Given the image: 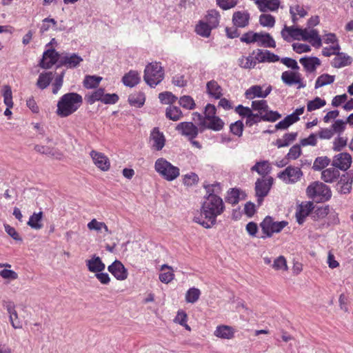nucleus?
Listing matches in <instances>:
<instances>
[{
	"label": "nucleus",
	"mask_w": 353,
	"mask_h": 353,
	"mask_svg": "<svg viewBox=\"0 0 353 353\" xmlns=\"http://www.w3.org/2000/svg\"><path fill=\"white\" fill-rule=\"evenodd\" d=\"M143 79L151 88L154 86V65L152 63L146 65Z\"/></svg>",
	"instance_id": "43"
},
{
	"label": "nucleus",
	"mask_w": 353,
	"mask_h": 353,
	"mask_svg": "<svg viewBox=\"0 0 353 353\" xmlns=\"http://www.w3.org/2000/svg\"><path fill=\"white\" fill-rule=\"evenodd\" d=\"M34 150L38 153L54 157L56 159H61L63 156L57 149L48 145H36Z\"/></svg>",
	"instance_id": "25"
},
{
	"label": "nucleus",
	"mask_w": 353,
	"mask_h": 353,
	"mask_svg": "<svg viewBox=\"0 0 353 353\" xmlns=\"http://www.w3.org/2000/svg\"><path fill=\"white\" fill-rule=\"evenodd\" d=\"M347 137L343 135H337L332 141V150L341 152L347 144Z\"/></svg>",
	"instance_id": "49"
},
{
	"label": "nucleus",
	"mask_w": 353,
	"mask_h": 353,
	"mask_svg": "<svg viewBox=\"0 0 353 353\" xmlns=\"http://www.w3.org/2000/svg\"><path fill=\"white\" fill-rule=\"evenodd\" d=\"M201 294L199 289L194 287L191 288L186 292L185 301L188 303H194L199 299Z\"/></svg>",
	"instance_id": "54"
},
{
	"label": "nucleus",
	"mask_w": 353,
	"mask_h": 353,
	"mask_svg": "<svg viewBox=\"0 0 353 353\" xmlns=\"http://www.w3.org/2000/svg\"><path fill=\"white\" fill-rule=\"evenodd\" d=\"M52 79V72L41 73L39 76V78H38V80L37 82V85L40 89L43 90L50 85Z\"/></svg>",
	"instance_id": "53"
},
{
	"label": "nucleus",
	"mask_w": 353,
	"mask_h": 353,
	"mask_svg": "<svg viewBox=\"0 0 353 353\" xmlns=\"http://www.w3.org/2000/svg\"><path fill=\"white\" fill-rule=\"evenodd\" d=\"M353 183V172L350 171L343 174L336 185L337 190L341 194H347L351 192Z\"/></svg>",
	"instance_id": "14"
},
{
	"label": "nucleus",
	"mask_w": 353,
	"mask_h": 353,
	"mask_svg": "<svg viewBox=\"0 0 353 353\" xmlns=\"http://www.w3.org/2000/svg\"><path fill=\"white\" fill-rule=\"evenodd\" d=\"M188 315L185 312L180 310L177 312L174 322L183 326L186 330L190 331L191 328L187 323Z\"/></svg>",
	"instance_id": "55"
},
{
	"label": "nucleus",
	"mask_w": 353,
	"mask_h": 353,
	"mask_svg": "<svg viewBox=\"0 0 353 353\" xmlns=\"http://www.w3.org/2000/svg\"><path fill=\"white\" fill-rule=\"evenodd\" d=\"M220 19L221 16L219 11L216 10H210L208 11L205 22L208 23L211 28L214 29L218 27Z\"/></svg>",
	"instance_id": "37"
},
{
	"label": "nucleus",
	"mask_w": 353,
	"mask_h": 353,
	"mask_svg": "<svg viewBox=\"0 0 353 353\" xmlns=\"http://www.w3.org/2000/svg\"><path fill=\"white\" fill-rule=\"evenodd\" d=\"M141 80L139 73L136 70H130L126 73L122 78L123 83L130 88L137 85Z\"/></svg>",
	"instance_id": "30"
},
{
	"label": "nucleus",
	"mask_w": 353,
	"mask_h": 353,
	"mask_svg": "<svg viewBox=\"0 0 353 353\" xmlns=\"http://www.w3.org/2000/svg\"><path fill=\"white\" fill-rule=\"evenodd\" d=\"M301 32L302 28H299L297 27H295L294 26H285L283 30H281V36L283 39L290 42L292 39L294 40H301Z\"/></svg>",
	"instance_id": "19"
},
{
	"label": "nucleus",
	"mask_w": 353,
	"mask_h": 353,
	"mask_svg": "<svg viewBox=\"0 0 353 353\" xmlns=\"http://www.w3.org/2000/svg\"><path fill=\"white\" fill-rule=\"evenodd\" d=\"M251 170L256 172L260 175L265 176L270 173L271 167L268 161H263L257 162L252 167Z\"/></svg>",
	"instance_id": "47"
},
{
	"label": "nucleus",
	"mask_w": 353,
	"mask_h": 353,
	"mask_svg": "<svg viewBox=\"0 0 353 353\" xmlns=\"http://www.w3.org/2000/svg\"><path fill=\"white\" fill-rule=\"evenodd\" d=\"M3 305L9 314V320L12 327L14 329H21L22 327V324L19 323L18 321L14 322L13 321V316H15V319H17V312L15 310L14 303L12 301H4Z\"/></svg>",
	"instance_id": "28"
},
{
	"label": "nucleus",
	"mask_w": 353,
	"mask_h": 353,
	"mask_svg": "<svg viewBox=\"0 0 353 353\" xmlns=\"http://www.w3.org/2000/svg\"><path fill=\"white\" fill-rule=\"evenodd\" d=\"M340 176V172L336 167H331L321 172V179L326 183L334 182Z\"/></svg>",
	"instance_id": "32"
},
{
	"label": "nucleus",
	"mask_w": 353,
	"mask_h": 353,
	"mask_svg": "<svg viewBox=\"0 0 353 353\" xmlns=\"http://www.w3.org/2000/svg\"><path fill=\"white\" fill-rule=\"evenodd\" d=\"M179 103L186 110H193L196 106L194 99L190 96L187 95L180 97Z\"/></svg>",
	"instance_id": "59"
},
{
	"label": "nucleus",
	"mask_w": 353,
	"mask_h": 353,
	"mask_svg": "<svg viewBox=\"0 0 353 353\" xmlns=\"http://www.w3.org/2000/svg\"><path fill=\"white\" fill-rule=\"evenodd\" d=\"M1 94L3 97V103L8 108L13 107V101H12V92L11 88L8 85H5L3 86L1 90Z\"/></svg>",
	"instance_id": "51"
},
{
	"label": "nucleus",
	"mask_w": 353,
	"mask_h": 353,
	"mask_svg": "<svg viewBox=\"0 0 353 353\" xmlns=\"http://www.w3.org/2000/svg\"><path fill=\"white\" fill-rule=\"evenodd\" d=\"M159 99L163 104H172L176 100V97L170 92L160 93L159 94Z\"/></svg>",
	"instance_id": "62"
},
{
	"label": "nucleus",
	"mask_w": 353,
	"mask_h": 353,
	"mask_svg": "<svg viewBox=\"0 0 353 353\" xmlns=\"http://www.w3.org/2000/svg\"><path fill=\"white\" fill-rule=\"evenodd\" d=\"M160 274L159 275V280L164 283H169L171 282L174 278V271L172 268V267L163 265L161 266L160 270Z\"/></svg>",
	"instance_id": "36"
},
{
	"label": "nucleus",
	"mask_w": 353,
	"mask_h": 353,
	"mask_svg": "<svg viewBox=\"0 0 353 353\" xmlns=\"http://www.w3.org/2000/svg\"><path fill=\"white\" fill-rule=\"evenodd\" d=\"M256 3L261 12H274L279 9L281 1L280 0H256Z\"/></svg>",
	"instance_id": "24"
},
{
	"label": "nucleus",
	"mask_w": 353,
	"mask_h": 353,
	"mask_svg": "<svg viewBox=\"0 0 353 353\" xmlns=\"http://www.w3.org/2000/svg\"><path fill=\"white\" fill-rule=\"evenodd\" d=\"M290 13L292 17V20L294 23H296L299 17H304L307 15V12L302 6L295 5L290 6Z\"/></svg>",
	"instance_id": "45"
},
{
	"label": "nucleus",
	"mask_w": 353,
	"mask_h": 353,
	"mask_svg": "<svg viewBox=\"0 0 353 353\" xmlns=\"http://www.w3.org/2000/svg\"><path fill=\"white\" fill-rule=\"evenodd\" d=\"M288 224V222L286 221H275L272 217L267 216L260 223L264 234L261 238L271 237L274 233L280 232Z\"/></svg>",
	"instance_id": "4"
},
{
	"label": "nucleus",
	"mask_w": 353,
	"mask_h": 353,
	"mask_svg": "<svg viewBox=\"0 0 353 353\" xmlns=\"http://www.w3.org/2000/svg\"><path fill=\"white\" fill-rule=\"evenodd\" d=\"M83 60V58L76 53H65L59 57V66H64L70 69L75 68Z\"/></svg>",
	"instance_id": "11"
},
{
	"label": "nucleus",
	"mask_w": 353,
	"mask_h": 353,
	"mask_svg": "<svg viewBox=\"0 0 353 353\" xmlns=\"http://www.w3.org/2000/svg\"><path fill=\"white\" fill-rule=\"evenodd\" d=\"M347 121L342 119L336 120L331 125V129L333 130L334 134L342 135L345 130L346 129Z\"/></svg>",
	"instance_id": "58"
},
{
	"label": "nucleus",
	"mask_w": 353,
	"mask_h": 353,
	"mask_svg": "<svg viewBox=\"0 0 353 353\" xmlns=\"http://www.w3.org/2000/svg\"><path fill=\"white\" fill-rule=\"evenodd\" d=\"M303 172L299 167L289 165L278 174V178L286 184H293L301 180Z\"/></svg>",
	"instance_id": "7"
},
{
	"label": "nucleus",
	"mask_w": 353,
	"mask_h": 353,
	"mask_svg": "<svg viewBox=\"0 0 353 353\" xmlns=\"http://www.w3.org/2000/svg\"><path fill=\"white\" fill-rule=\"evenodd\" d=\"M201 125L205 128L215 131H219L223 128L224 122L219 117L216 116L206 121V123H201Z\"/></svg>",
	"instance_id": "40"
},
{
	"label": "nucleus",
	"mask_w": 353,
	"mask_h": 353,
	"mask_svg": "<svg viewBox=\"0 0 353 353\" xmlns=\"http://www.w3.org/2000/svg\"><path fill=\"white\" fill-rule=\"evenodd\" d=\"M206 92L210 97L219 99L223 95V89L215 80H211L206 84Z\"/></svg>",
	"instance_id": "26"
},
{
	"label": "nucleus",
	"mask_w": 353,
	"mask_h": 353,
	"mask_svg": "<svg viewBox=\"0 0 353 353\" xmlns=\"http://www.w3.org/2000/svg\"><path fill=\"white\" fill-rule=\"evenodd\" d=\"M326 105V101L320 97H316L314 99L309 101L307 103V110L312 112L318 110Z\"/></svg>",
	"instance_id": "56"
},
{
	"label": "nucleus",
	"mask_w": 353,
	"mask_h": 353,
	"mask_svg": "<svg viewBox=\"0 0 353 353\" xmlns=\"http://www.w3.org/2000/svg\"><path fill=\"white\" fill-rule=\"evenodd\" d=\"M205 117H203L202 115L199 113L194 112L193 114V119L196 121V119L199 121L200 124L202 123H206V121L209 120L212 117H216V108L214 105L208 104L205 108Z\"/></svg>",
	"instance_id": "29"
},
{
	"label": "nucleus",
	"mask_w": 353,
	"mask_h": 353,
	"mask_svg": "<svg viewBox=\"0 0 353 353\" xmlns=\"http://www.w3.org/2000/svg\"><path fill=\"white\" fill-rule=\"evenodd\" d=\"M90 156L92 159L94 164L102 171H108L110 168V162L107 156L103 153L92 150Z\"/></svg>",
	"instance_id": "13"
},
{
	"label": "nucleus",
	"mask_w": 353,
	"mask_h": 353,
	"mask_svg": "<svg viewBox=\"0 0 353 353\" xmlns=\"http://www.w3.org/2000/svg\"><path fill=\"white\" fill-rule=\"evenodd\" d=\"M257 59L260 62L274 63L279 61V57L269 50H259L257 53Z\"/></svg>",
	"instance_id": "39"
},
{
	"label": "nucleus",
	"mask_w": 353,
	"mask_h": 353,
	"mask_svg": "<svg viewBox=\"0 0 353 353\" xmlns=\"http://www.w3.org/2000/svg\"><path fill=\"white\" fill-rule=\"evenodd\" d=\"M301 145H293L289 150L288 153L286 155V158L289 160H296L297 159L301 154L302 150L301 148Z\"/></svg>",
	"instance_id": "63"
},
{
	"label": "nucleus",
	"mask_w": 353,
	"mask_h": 353,
	"mask_svg": "<svg viewBox=\"0 0 353 353\" xmlns=\"http://www.w3.org/2000/svg\"><path fill=\"white\" fill-rule=\"evenodd\" d=\"M206 196L203 201L201 214L194 217V221L205 228H210L216 223V217L221 215L225 205L222 199L219 194L222 191V187L219 183H214L205 186Z\"/></svg>",
	"instance_id": "1"
},
{
	"label": "nucleus",
	"mask_w": 353,
	"mask_h": 353,
	"mask_svg": "<svg viewBox=\"0 0 353 353\" xmlns=\"http://www.w3.org/2000/svg\"><path fill=\"white\" fill-rule=\"evenodd\" d=\"M352 164V157L347 152H341L335 155L332 160V166L338 170H347Z\"/></svg>",
	"instance_id": "15"
},
{
	"label": "nucleus",
	"mask_w": 353,
	"mask_h": 353,
	"mask_svg": "<svg viewBox=\"0 0 353 353\" xmlns=\"http://www.w3.org/2000/svg\"><path fill=\"white\" fill-rule=\"evenodd\" d=\"M238 64L242 68L251 69L254 68L256 61L252 56H242L238 59Z\"/></svg>",
	"instance_id": "52"
},
{
	"label": "nucleus",
	"mask_w": 353,
	"mask_h": 353,
	"mask_svg": "<svg viewBox=\"0 0 353 353\" xmlns=\"http://www.w3.org/2000/svg\"><path fill=\"white\" fill-rule=\"evenodd\" d=\"M301 40L309 42L313 47L319 48L322 46V39L317 30L302 28Z\"/></svg>",
	"instance_id": "10"
},
{
	"label": "nucleus",
	"mask_w": 353,
	"mask_h": 353,
	"mask_svg": "<svg viewBox=\"0 0 353 353\" xmlns=\"http://www.w3.org/2000/svg\"><path fill=\"white\" fill-rule=\"evenodd\" d=\"M216 4L223 10H228L234 8L239 0H216Z\"/></svg>",
	"instance_id": "64"
},
{
	"label": "nucleus",
	"mask_w": 353,
	"mask_h": 353,
	"mask_svg": "<svg viewBox=\"0 0 353 353\" xmlns=\"http://www.w3.org/2000/svg\"><path fill=\"white\" fill-rule=\"evenodd\" d=\"M308 197L317 202L328 201L332 196L330 188L322 182L315 181L308 185L306 190Z\"/></svg>",
	"instance_id": "3"
},
{
	"label": "nucleus",
	"mask_w": 353,
	"mask_h": 353,
	"mask_svg": "<svg viewBox=\"0 0 353 353\" xmlns=\"http://www.w3.org/2000/svg\"><path fill=\"white\" fill-rule=\"evenodd\" d=\"M145 98L141 92H134L129 95L128 102L132 106L140 108L145 102Z\"/></svg>",
	"instance_id": "44"
},
{
	"label": "nucleus",
	"mask_w": 353,
	"mask_h": 353,
	"mask_svg": "<svg viewBox=\"0 0 353 353\" xmlns=\"http://www.w3.org/2000/svg\"><path fill=\"white\" fill-rule=\"evenodd\" d=\"M259 23L263 27L272 28L275 24V19L269 14H263L259 17Z\"/></svg>",
	"instance_id": "61"
},
{
	"label": "nucleus",
	"mask_w": 353,
	"mask_h": 353,
	"mask_svg": "<svg viewBox=\"0 0 353 353\" xmlns=\"http://www.w3.org/2000/svg\"><path fill=\"white\" fill-rule=\"evenodd\" d=\"M87 227L89 230L94 231L97 233L111 234L108 225L102 221H99L96 219H92L88 224Z\"/></svg>",
	"instance_id": "33"
},
{
	"label": "nucleus",
	"mask_w": 353,
	"mask_h": 353,
	"mask_svg": "<svg viewBox=\"0 0 353 353\" xmlns=\"http://www.w3.org/2000/svg\"><path fill=\"white\" fill-rule=\"evenodd\" d=\"M273 179L272 177L266 179H259L255 183V191L257 196V201L259 204L263 201V198L268 194L272 185Z\"/></svg>",
	"instance_id": "9"
},
{
	"label": "nucleus",
	"mask_w": 353,
	"mask_h": 353,
	"mask_svg": "<svg viewBox=\"0 0 353 353\" xmlns=\"http://www.w3.org/2000/svg\"><path fill=\"white\" fill-rule=\"evenodd\" d=\"M256 43L259 46L265 48H275L276 46L275 41L268 33L258 32Z\"/></svg>",
	"instance_id": "34"
},
{
	"label": "nucleus",
	"mask_w": 353,
	"mask_h": 353,
	"mask_svg": "<svg viewBox=\"0 0 353 353\" xmlns=\"http://www.w3.org/2000/svg\"><path fill=\"white\" fill-rule=\"evenodd\" d=\"M281 80L285 84L289 86L296 85L298 89L305 87V83L303 81L301 74L298 70H288L283 72L281 74Z\"/></svg>",
	"instance_id": "8"
},
{
	"label": "nucleus",
	"mask_w": 353,
	"mask_h": 353,
	"mask_svg": "<svg viewBox=\"0 0 353 353\" xmlns=\"http://www.w3.org/2000/svg\"><path fill=\"white\" fill-rule=\"evenodd\" d=\"M108 270L119 281H123L128 278V270L123 263L115 260L108 267Z\"/></svg>",
	"instance_id": "18"
},
{
	"label": "nucleus",
	"mask_w": 353,
	"mask_h": 353,
	"mask_svg": "<svg viewBox=\"0 0 353 353\" xmlns=\"http://www.w3.org/2000/svg\"><path fill=\"white\" fill-rule=\"evenodd\" d=\"M156 171L168 181H173L179 175V169L163 159L156 161Z\"/></svg>",
	"instance_id": "6"
},
{
	"label": "nucleus",
	"mask_w": 353,
	"mask_h": 353,
	"mask_svg": "<svg viewBox=\"0 0 353 353\" xmlns=\"http://www.w3.org/2000/svg\"><path fill=\"white\" fill-rule=\"evenodd\" d=\"M83 104V97L77 92H68L61 96L57 104L56 114L61 117H68L75 112Z\"/></svg>",
	"instance_id": "2"
},
{
	"label": "nucleus",
	"mask_w": 353,
	"mask_h": 353,
	"mask_svg": "<svg viewBox=\"0 0 353 353\" xmlns=\"http://www.w3.org/2000/svg\"><path fill=\"white\" fill-rule=\"evenodd\" d=\"M335 80L334 75H330L328 74H323L318 77L315 82V88L332 84Z\"/></svg>",
	"instance_id": "50"
},
{
	"label": "nucleus",
	"mask_w": 353,
	"mask_h": 353,
	"mask_svg": "<svg viewBox=\"0 0 353 353\" xmlns=\"http://www.w3.org/2000/svg\"><path fill=\"white\" fill-rule=\"evenodd\" d=\"M176 130L191 141L196 138L199 133L198 128L192 122L179 123L176 127Z\"/></svg>",
	"instance_id": "12"
},
{
	"label": "nucleus",
	"mask_w": 353,
	"mask_h": 353,
	"mask_svg": "<svg viewBox=\"0 0 353 353\" xmlns=\"http://www.w3.org/2000/svg\"><path fill=\"white\" fill-rule=\"evenodd\" d=\"M352 61V59L350 56L339 51L332 59L331 65L334 68H340L350 65Z\"/></svg>",
	"instance_id": "31"
},
{
	"label": "nucleus",
	"mask_w": 353,
	"mask_h": 353,
	"mask_svg": "<svg viewBox=\"0 0 353 353\" xmlns=\"http://www.w3.org/2000/svg\"><path fill=\"white\" fill-rule=\"evenodd\" d=\"M101 81V77L96 75H86L83 79V85L86 89L97 88Z\"/></svg>",
	"instance_id": "41"
},
{
	"label": "nucleus",
	"mask_w": 353,
	"mask_h": 353,
	"mask_svg": "<svg viewBox=\"0 0 353 353\" xmlns=\"http://www.w3.org/2000/svg\"><path fill=\"white\" fill-rule=\"evenodd\" d=\"M212 28L204 21H200L195 27V32L201 37L208 38L210 36Z\"/></svg>",
	"instance_id": "48"
},
{
	"label": "nucleus",
	"mask_w": 353,
	"mask_h": 353,
	"mask_svg": "<svg viewBox=\"0 0 353 353\" xmlns=\"http://www.w3.org/2000/svg\"><path fill=\"white\" fill-rule=\"evenodd\" d=\"M86 266L90 272L95 273L103 272L105 265L98 256L93 255L90 259L85 261Z\"/></svg>",
	"instance_id": "20"
},
{
	"label": "nucleus",
	"mask_w": 353,
	"mask_h": 353,
	"mask_svg": "<svg viewBox=\"0 0 353 353\" xmlns=\"http://www.w3.org/2000/svg\"><path fill=\"white\" fill-rule=\"evenodd\" d=\"M214 335L222 339H232L234 335V330L229 325H219L216 327Z\"/></svg>",
	"instance_id": "27"
},
{
	"label": "nucleus",
	"mask_w": 353,
	"mask_h": 353,
	"mask_svg": "<svg viewBox=\"0 0 353 353\" xmlns=\"http://www.w3.org/2000/svg\"><path fill=\"white\" fill-rule=\"evenodd\" d=\"M330 163V160L327 157H317L313 163L312 168L314 170H321L327 166Z\"/></svg>",
	"instance_id": "60"
},
{
	"label": "nucleus",
	"mask_w": 353,
	"mask_h": 353,
	"mask_svg": "<svg viewBox=\"0 0 353 353\" xmlns=\"http://www.w3.org/2000/svg\"><path fill=\"white\" fill-rule=\"evenodd\" d=\"M165 116L168 119L176 121L183 117V113L179 108L170 105L166 108Z\"/></svg>",
	"instance_id": "46"
},
{
	"label": "nucleus",
	"mask_w": 353,
	"mask_h": 353,
	"mask_svg": "<svg viewBox=\"0 0 353 353\" xmlns=\"http://www.w3.org/2000/svg\"><path fill=\"white\" fill-rule=\"evenodd\" d=\"M314 209V204L311 201L303 202L298 208L296 212L297 222L302 224L305 219L310 212Z\"/></svg>",
	"instance_id": "21"
},
{
	"label": "nucleus",
	"mask_w": 353,
	"mask_h": 353,
	"mask_svg": "<svg viewBox=\"0 0 353 353\" xmlns=\"http://www.w3.org/2000/svg\"><path fill=\"white\" fill-rule=\"evenodd\" d=\"M250 14L247 11H237L234 12L232 22L234 26L245 28L249 24Z\"/></svg>",
	"instance_id": "23"
},
{
	"label": "nucleus",
	"mask_w": 353,
	"mask_h": 353,
	"mask_svg": "<svg viewBox=\"0 0 353 353\" xmlns=\"http://www.w3.org/2000/svg\"><path fill=\"white\" fill-rule=\"evenodd\" d=\"M60 56L54 49H48L43 52V58L39 65L43 68L49 69L57 61L59 62Z\"/></svg>",
	"instance_id": "17"
},
{
	"label": "nucleus",
	"mask_w": 353,
	"mask_h": 353,
	"mask_svg": "<svg viewBox=\"0 0 353 353\" xmlns=\"http://www.w3.org/2000/svg\"><path fill=\"white\" fill-rule=\"evenodd\" d=\"M0 268H5L0 270V276L7 280L8 281H12L18 279V274L10 269L11 265L9 263H0Z\"/></svg>",
	"instance_id": "35"
},
{
	"label": "nucleus",
	"mask_w": 353,
	"mask_h": 353,
	"mask_svg": "<svg viewBox=\"0 0 353 353\" xmlns=\"http://www.w3.org/2000/svg\"><path fill=\"white\" fill-rule=\"evenodd\" d=\"M41 212L39 213H34L32 216H30L29 221L28 222V225L35 230L41 229L42 228V224H41Z\"/></svg>",
	"instance_id": "57"
},
{
	"label": "nucleus",
	"mask_w": 353,
	"mask_h": 353,
	"mask_svg": "<svg viewBox=\"0 0 353 353\" xmlns=\"http://www.w3.org/2000/svg\"><path fill=\"white\" fill-rule=\"evenodd\" d=\"M105 89L102 88H97L94 91L88 93L85 99L89 104H93L97 101H102Z\"/></svg>",
	"instance_id": "42"
},
{
	"label": "nucleus",
	"mask_w": 353,
	"mask_h": 353,
	"mask_svg": "<svg viewBox=\"0 0 353 353\" xmlns=\"http://www.w3.org/2000/svg\"><path fill=\"white\" fill-rule=\"evenodd\" d=\"M300 63L308 72H312L321 65V61L316 57H305L299 59Z\"/></svg>",
	"instance_id": "22"
},
{
	"label": "nucleus",
	"mask_w": 353,
	"mask_h": 353,
	"mask_svg": "<svg viewBox=\"0 0 353 353\" xmlns=\"http://www.w3.org/2000/svg\"><path fill=\"white\" fill-rule=\"evenodd\" d=\"M252 109L259 112L258 114L262 117L263 121L274 122L281 117L279 112L269 110L267 101L263 99L253 101Z\"/></svg>",
	"instance_id": "5"
},
{
	"label": "nucleus",
	"mask_w": 353,
	"mask_h": 353,
	"mask_svg": "<svg viewBox=\"0 0 353 353\" xmlns=\"http://www.w3.org/2000/svg\"><path fill=\"white\" fill-rule=\"evenodd\" d=\"M272 91L271 85H268L265 90L261 85H252L245 92L246 99H253L256 97L265 98Z\"/></svg>",
	"instance_id": "16"
},
{
	"label": "nucleus",
	"mask_w": 353,
	"mask_h": 353,
	"mask_svg": "<svg viewBox=\"0 0 353 353\" xmlns=\"http://www.w3.org/2000/svg\"><path fill=\"white\" fill-rule=\"evenodd\" d=\"M297 137V132L286 133L281 139H278L273 143L278 148L287 147L293 142Z\"/></svg>",
	"instance_id": "38"
}]
</instances>
